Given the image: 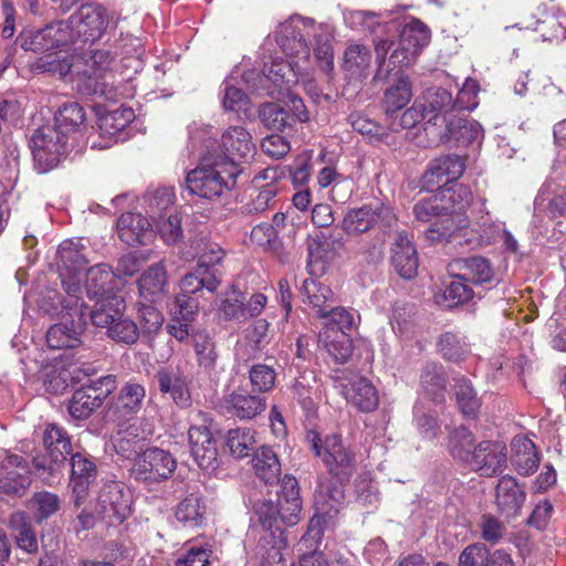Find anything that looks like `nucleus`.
I'll use <instances>...</instances> for the list:
<instances>
[{"label":"nucleus","instance_id":"1","mask_svg":"<svg viewBox=\"0 0 566 566\" xmlns=\"http://www.w3.org/2000/svg\"><path fill=\"white\" fill-rule=\"evenodd\" d=\"M241 171L240 166L229 158L216 157L214 153L208 151L199 165L188 171L186 188L199 198L216 200L235 188Z\"/></svg>","mask_w":566,"mask_h":566},{"label":"nucleus","instance_id":"2","mask_svg":"<svg viewBox=\"0 0 566 566\" xmlns=\"http://www.w3.org/2000/svg\"><path fill=\"white\" fill-rule=\"evenodd\" d=\"M430 39L431 31L428 25L412 18L402 25L398 43L389 39L376 42L375 51L379 72L386 69V72L390 73L395 69L410 66L429 44Z\"/></svg>","mask_w":566,"mask_h":566},{"label":"nucleus","instance_id":"3","mask_svg":"<svg viewBox=\"0 0 566 566\" xmlns=\"http://www.w3.org/2000/svg\"><path fill=\"white\" fill-rule=\"evenodd\" d=\"M113 62L114 56L108 50H94L84 56H74L78 92L114 99L117 94L113 81H109L113 78Z\"/></svg>","mask_w":566,"mask_h":566},{"label":"nucleus","instance_id":"4","mask_svg":"<svg viewBox=\"0 0 566 566\" xmlns=\"http://www.w3.org/2000/svg\"><path fill=\"white\" fill-rule=\"evenodd\" d=\"M45 452L33 458L35 473L46 484L57 483L71 454V439L66 431L56 424H49L43 433Z\"/></svg>","mask_w":566,"mask_h":566},{"label":"nucleus","instance_id":"5","mask_svg":"<svg viewBox=\"0 0 566 566\" xmlns=\"http://www.w3.org/2000/svg\"><path fill=\"white\" fill-rule=\"evenodd\" d=\"M70 137L53 125H45L32 134L30 146L35 168L39 172H48L55 168L62 157L71 149Z\"/></svg>","mask_w":566,"mask_h":566},{"label":"nucleus","instance_id":"6","mask_svg":"<svg viewBox=\"0 0 566 566\" xmlns=\"http://www.w3.org/2000/svg\"><path fill=\"white\" fill-rule=\"evenodd\" d=\"M78 302L75 298L63 302L67 313L63 315L60 323L54 324L46 332V342L51 348H74L81 344V335L86 324V314L83 312V304H78Z\"/></svg>","mask_w":566,"mask_h":566},{"label":"nucleus","instance_id":"7","mask_svg":"<svg viewBox=\"0 0 566 566\" xmlns=\"http://www.w3.org/2000/svg\"><path fill=\"white\" fill-rule=\"evenodd\" d=\"M444 209L439 190L420 199L413 206L416 220L431 223L426 231V237L431 242L448 240L457 233V226L451 217H447Z\"/></svg>","mask_w":566,"mask_h":566},{"label":"nucleus","instance_id":"8","mask_svg":"<svg viewBox=\"0 0 566 566\" xmlns=\"http://www.w3.org/2000/svg\"><path fill=\"white\" fill-rule=\"evenodd\" d=\"M116 388L114 375L102 376L95 380H88L76 389L69 402V412L73 419H87L98 409L105 399Z\"/></svg>","mask_w":566,"mask_h":566},{"label":"nucleus","instance_id":"9","mask_svg":"<svg viewBox=\"0 0 566 566\" xmlns=\"http://www.w3.org/2000/svg\"><path fill=\"white\" fill-rule=\"evenodd\" d=\"M176 468L177 461L169 451L154 447L134 459L130 471L137 481L153 484L168 480Z\"/></svg>","mask_w":566,"mask_h":566},{"label":"nucleus","instance_id":"10","mask_svg":"<svg viewBox=\"0 0 566 566\" xmlns=\"http://www.w3.org/2000/svg\"><path fill=\"white\" fill-rule=\"evenodd\" d=\"M73 33V41L94 43L102 39L109 24V14L102 4H82L66 20Z\"/></svg>","mask_w":566,"mask_h":566},{"label":"nucleus","instance_id":"11","mask_svg":"<svg viewBox=\"0 0 566 566\" xmlns=\"http://www.w3.org/2000/svg\"><path fill=\"white\" fill-rule=\"evenodd\" d=\"M311 444L315 454L322 458L332 474L338 476L339 480L348 479L355 467V455L343 444L339 436H327L322 442L313 432Z\"/></svg>","mask_w":566,"mask_h":566},{"label":"nucleus","instance_id":"12","mask_svg":"<svg viewBox=\"0 0 566 566\" xmlns=\"http://www.w3.org/2000/svg\"><path fill=\"white\" fill-rule=\"evenodd\" d=\"M57 255L62 286L70 298L80 301L83 292L82 272L87 264L85 255L77 244L69 241L60 245Z\"/></svg>","mask_w":566,"mask_h":566},{"label":"nucleus","instance_id":"13","mask_svg":"<svg viewBox=\"0 0 566 566\" xmlns=\"http://www.w3.org/2000/svg\"><path fill=\"white\" fill-rule=\"evenodd\" d=\"M266 303L268 298L262 293H253L247 300L243 292L232 287L220 298L218 312L224 321L242 323L248 318L259 316Z\"/></svg>","mask_w":566,"mask_h":566},{"label":"nucleus","instance_id":"14","mask_svg":"<svg viewBox=\"0 0 566 566\" xmlns=\"http://www.w3.org/2000/svg\"><path fill=\"white\" fill-rule=\"evenodd\" d=\"M396 217L389 207L384 205H366L350 209L344 220L343 229L348 234H360L379 226L381 229L394 227Z\"/></svg>","mask_w":566,"mask_h":566},{"label":"nucleus","instance_id":"15","mask_svg":"<svg viewBox=\"0 0 566 566\" xmlns=\"http://www.w3.org/2000/svg\"><path fill=\"white\" fill-rule=\"evenodd\" d=\"M130 495L117 482L105 483L97 495L95 510L108 524H120L130 514Z\"/></svg>","mask_w":566,"mask_h":566},{"label":"nucleus","instance_id":"16","mask_svg":"<svg viewBox=\"0 0 566 566\" xmlns=\"http://www.w3.org/2000/svg\"><path fill=\"white\" fill-rule=\"evenodd\" d=\"M506 462L507 449L505 443L484 440L474 447L468 463L481 476H493L504 471Z\"/></svg>","mask_w":566,"mask_h":566},{"label":"nucleus","instance_id":"17","mask_svg":"<svg viewBox=\"0 0 566 566\" xmlns=\"http://www.w3.org/2000/svg\"><path fill=\"white\" fill-rule=\"evenodd\" d=\"M73 41V33L66 21H54L45 27L31 31L23 42L25 50L46 52L65 46Z\"/></svg>","mask_w":566,"mask_h":566},{"label":"nucleus","instance_id":"18","mask_svg":"<svg viewBox=\"0 0 566 566\" xmlns=\"http://www.w3.org/2000/svg\"><path fill=\"white\" fill-rule=\"evenodd\" d=\"M154 379L163 396L168 395L181 408L190 406V390L186 375L180 366L167 365L159 367L154 375Z\"/></svg>","mask_w":566,"mask_h":566},{"label":"nucleus","instance_id":"19","mask_svg":"<svg viewBox=\"0 0 566 566\" xmlns=\"http://www.w3.org/2000/svg\"><path fill=\"white\" fill-rule=\"evenodd\" d=\"M28 462L19 455L7 454L0 462V491L22 495L31 484Z\"/></svg>","mask_w":566,"mask_h":566},{"label":"nucleus","instance_id":"20","mask_svg":"<svg viewBox=\"0 0 566 566\" xmlns=\"http://www.w3.org/2000/svg\"><path fill=\"white\" fill-rule=\"evenodd\" d=\"M70 465V485L74 504L78 507L84 503L91 485L96 481L97 468L90 455L80 452L71 455Z\"/></svg>","mask_w":566,"mask_h":566},{"label":"nucleus","instance_id":"21","mask_svg":"<svg viewBox=\"0 0 566 566\" xmlns=\"http://www.w3.org/2000/svg\"><path fill=\"white\" fill-rule=\"evenodd\" d=\"M191 454L205 470H213L218 463L217 441L207 426L191 424L188 430Z\"/></svg>","mask_w":566,"mask_h":566},{"label":"nucleus","instance_id":"22","mask_svg":"<svg viewBox=\"0 0 566 566\" xmlns=\"http://www.w3.org/2000/svg\"><path fill=\"white\" fill-rule=\"evenodd\" d=\"M221 145L224 154H216V157L229 158L233 164L249 161L256 154V145L252 142L251 134L242 126H231L221 136Z\"/></svg>","mask_w":566,"mask_h":566},{"label":"nucleus","instance_id":"23","mask_svg":"<svg viewBox=\"0 0 566 566\" xmlns=\"http://www.w3.org/2000/svg\"><path fill=\"white\" fill-rule=\"evenodd\" d=\"M442 206H444V212L447 217H451L454 226H457V232L465 229L469 226L468 217L465 211L471 206L473 196L468 186L462 184H455L451 187H443L439 189Z\"/></svg>","mask_w":566,"mask_h":566},{"label":"nucleus","instance_id":"24","mask_svg":"<svg viewBox=\"0 0 566 566\" xmlns=\"http://www.w3.org/2000/svg\"><path fill=\"white\" fill-rule=\"evenodd\" d=\"M464 159L459 155H446L432 160L423 175L427 188H438L457 180L464 171Z\"/></svg>","mask_w":566,"mask_h":566},{"label":"nucleus","instance_id":"25","mask_svg":"<svg viewBox=\"0 0 566 566\" xmlns=\"http://www.w3.org/2000/svg\"><path fill=\"white\" fill-rule=\"evenodd\" d=\"M525 500L526 492L516 479L504 475L499 480L495 488V503L502 515L507 518L518 516Z\"/></svg>","mask_w":566,"mask_h":566},{"label":"nucleus","instance_id":"26","mask_svg":"<svg viewBox=\"0 0 566 566\" xmlns=\"http://www.w3.org/2000/svg\"><path fill=\"white\" fill-rule=\"evenodd\" d=\"M449 272L453 277L461 279L474 285L491 282L495 274L489 260L482 256L454 260L449 264Z\"/></svg>","mask_w":566,"mask_h":566},{"label":"nucleus","instance_id":"27","mask_svg":"<svg viewBox=\"0 0 566 566\" xmlns=\"http://www.w3.org/2000/svg\"><path fill=\"white\" fill-rule=\"evenodd\" d=\"M391 264L395 271L405 280L413 279L418 273L419 259L417 250L403 232L396 234L391 245Z\"/></svg>","mask_w":566,"mask_h":566},{"label":"nucleus","instance_id":"28","mask_svg":"<svg viewBox=\"0 0 566 566\" xmlns=\"http://www.w3.org/2000/svg\"><path fill=\"white\" fill-rule=\"evenodd\" d=\"M345 399L361 412H371L379 405L378 391L370 380L355 376L347 384L342 385Z\"/></svg>","mask_w":566,"mask_h":566},{"label":"nucleus","instance_id":"29","mask_svg":"<svg viewBox=\"0 0 566 566\" xmlns=\"http://www.w3.org/2000/svg\"><path fill=\"white\" fill-rule=\"evenodd\" d=\"M118 287L117 276L108 264H96L86 272L85 291L90 300L97 301L116 295Z\"/></svg>","mask_w":566,"mask_h":566},{"label":"nucleus","instance_id":"30","mask_svg":"<svg viewBox=\"0 0 566 566\" xmlns=\"http://www.w3.org/2000/svg\"><path fill=\"white\" fill-rule=\"evenodd\" d=\"M139 296L147 302L157 303L168 293L167 272L161 262L150 265L137 280Z\"/></svg>","mask_w":566,"mask_h":566},{"label":"nucleus","instance_id":"31","mask_svg":"<svg viewBox=\"0 0 566 566\" xmlns=\"http://www.w3.org/2000/svg\"><path fill=\"white\" fill-rule=\"evenodd\" d=\"M277 505L282 510V523L294 526L300 521L302 499L298 482L294 476L285 475L280 485Z\"/></svg>","mask_w":566,"mask_h":566},{"label":"nucleus","instance_id":"32","mask_svg":"<svg viewBox=\"0 0 566 566\" xmlns=\"http://www.w3.org/2000/svg\"><path fill=\"white\" fill-rule=\"evenodd\" d=\"M151 221L140 213H123L117 221L119 239L128 245H143L151 237Z\"/></svg>","mask_w":566,"mask_h":566},{"label":"nucleus","instance_id":"33","mask_svg":"<svg viewBox=\"0 0 566 566\" xmlns=\"http://www.w3.org/2000/svg\"><path fill=\"white\" fill-rule=\"evenodd\" d=\"M145 398V386L130 379L120 387L113 405L114 412L123 418L133 417L142 410Z\"/></svg>","mask_w":566,"mask_h":566},{"label":"nucleus","instance_id":"34","mask_svg":"<svg viewBox=\"0 0 566 566\" xmlns=\"http://www.w3.org/2000/svg\"><path fill=\"white\" fill-rule=\"evenodd\" d=\"M286 547L283 530L261 534L256 545L260 566H291L283 558L282 549Z\"/></svg>","mask_w":566,"mask_h":566},{"label":"nucleus","instance_id":"35","mask_svg":"<svg viewBox=\"0 0 566 566\" xmlns=\"http://www.w3.org/2000/svg\"><path fill=\"white\" fill-rule=\"evenodd\" d=\"M229 411L240 419H252L260 415L266 407L265 398L260 395H251L247 390L232 391L224 398Z\"/></svg>","mask_w":566,"mask_h":566},{"label":"nucleus","instance_id":"36","mask_svg":"<svg viewBox=\"0 0 566 566\" xmlns=\"http://www.w3.org/2000/svg\"><path fill=\"white\" fill-rule=\"evenodd\" d=\"M412 97V85L408 75L398 76L388 85L384 92L382 107L389 117L402 109Z\"/></svg>","mask_w":566,"mask_h":566},{"label":"nucleus","instance_id":"37","mask_svg":"<svg viewBox=\"0 0 566 566\" xmlns=\"http://www.w3.org/2000/svg\"><path fill=\"white\" fill-rule=\"evenodd\" d=\"M371 64L370 50L359 43H350L344 51L342 66L347 76L353 80H363L368 76Z\"/></svg>","mask_w":566,"mask_h":566},{"label":"nucleus","instance_id":"38","mask_svg":"<svg viewBox=\"0 0 566 566\" xmlns=\"http://www.w3.org/2000/svg\"><path fill=\"white\" fill-rule=\"evenodd\" d=\"M427 123L436 124V119L442 114L454 111V104L451 93L442 87L428 88L421 97L417 98Z\"/></svg>","mask_w":566,"mask_h":566},{"label":"nucleus","instance_id":"39","mask_svg":"<svg viewBox=\"0 0 566 566\" xmlns=\"http://www.w3.org/2000/svg\"><path fill=\"white\" fill-rule=\"evenodd\" d=\"M125 301L118 295H111L106 298L95 301L90 312L92 323L96 327L108 328L123 315Z\"/></svg>","mask_w":566,"mask_h":566},{"label":"nucleus","instance_id":"40","mask_svg":"<svg viewBox=\"0 0 566 566\" xmlns=\"http://www.w3.org/2000/svg\"><path fill=\"white\" fill-rule=\"evenodd\" d=\"M301 293L305 297L303 302L316 310L319 317H325L328 307L335 303L331 287L316 279H306L301 286Z\"/></svg>","mask_w":566,"mask_h":566},{"label":"nucleus","instance_id":"41","mask_svg":"<svg viewBox=\"0 0 566 566\" xmlns=\"http://www.w3.org/2000/svg\"><path fill=\"white\" fill-rule=\"evenodd\" d=\"M446 136L458 146H468L482 138V128L473 119L453 117L447 120Z\"/></svg>","mask_w":566,"mask_h":566},{"label":"nucleus","instance_id":"42","mask_svg":"<svg viewBox=\"0 0 566 566\" xmlns=\"http://www.w3.org/2000/svg\"><path fill=\"white\" fill-rule=\"evenodd\" d=\"M85 120L84 108L76 102H70L59 108L53 126L65 133L73 142L81 127L85 125Z\"/></svg>","mask_w":566,"mask_h":566},{"label":"nucleus","instance_id":"43","mask_svg":"<svg viewBox=\"0 0 566 566\" xmlns=\"http://www.w3.org/2000/svg\"><path fill=\"white\" fill-rule=\"evenodd\" d=\"M343 500L344 492L339 486L331 482L319 484L314 495L315 514H319L325 520L333 518L339 512Z\"/></svg>","mask_w":566,"mask_h":566},{"label":"nucleus","instance_id":"44","mask_svg":"<svg viewBox=\"0 0 566 566\" xmlns=\"http://www.w3.org/2000/svg\"><path fill=\"white\" fill-rule=\"evenodd\" d=\"M175 192L171 187H158L148 190L144 196V206L147 218L157 223L160 221L168 209L172 206Z\"/></svg>","mask_w":566,"mask_h":566},{"label":"nucleus","instance_id":"45","mask_svg":"<svg viewBox=\"0 0 566 566\" xmlns=\"http://www.w3.org/2000/svg\"><path fill=\"white\" fill-rule=\"evenodd\" d=\"M206 506L197 493L184 497L175 509V517L186 527H198L203 523Z\"/></svg>","mask_w":566,"mask_h":566},{"label":"nucleus","instance_id":"46","mask_svg":"<svg viewBox=\"0 0 566 566\" xmlns=\"http://www.w3.org/2000/svg\"><path fill=\"white\" fill-rule=\"evenodd\" d=\"M254 472L265 483H274L281 474L277 454L270 447H262L252 459Z\"/></svg>","mask_w":566,"mask_h":566},{"label":"nucleus","instance_id":"47","mask_svg":"<svg viewBox=\"0 0 566 566\" xmlns=\"http://www.w3.org/2000/svg\"><path fill=\"white\" fill-rule=\"evenodd\" d=\"M318 344H323L328 356L338 364L346 363L353 354V342L346 333L327 331L319 335Z\"/></svg>","mask_w":566,"mask_h":566},{"label":"nucleus","instance_id":"48","mask_svg":"<svg viewBox=\"0 0 566 566\" xmlns=\"http://www.w3.org/2000/svg\"><path fill=\"white\" fill-rule=\"evenodd\" d=\"M219 286L213 270L205 268V265H197L193 272L186 274L180 281V294H195L196 292L206 289L209 292H214Z\"/></svg>","mask_w":566,"mask_h":566},{"label":"nucleus","instance_id":"49","mask_svg":"<svg viewBox=\"0 0 566 566\" xmlns=\"http://www.w3.org/2000/svg\"><path fill=\"white\" fill-rule=\"evenodd\" d=\"M9 524L17 545L27 553H35L38 551L36 533L25 514L21 512L11 514Z\"/></svg>","mask_w":566,"mask_h":566},{"label":"nucleus","instance_id":"50","mask_svg":"<svg viewBox=\"0 0 566 566\" xmlns=\"http://www.w3.org/2000/svg\"><path fill=\"white\" fill-rule=\"evenodd\" d=\"M474 447V436L468 428L460 426L450 432L448 449L454 459L468 463Z\"/></svg>","mask_w":566,"mask_h":566},{"label":"nucleus","instance_id":"51","mask_svg":"<svg viewBox=\"0 0 566 566\" xmlns=\"http://www.w3.org/2000/svg\"><path fill=\"white\" fill-rule=\"evenodd\" d=\"M512 463L521 475L533 474L539 464L535 444L531 440L524 439L516 446L512 455Z\"/></svg>","mask_w":566,"mask_h":566},{"label":"nucleus","instance_id":"52","mask_svg":"<svg viewBox=\"0 0 566 566\" xmlns=\"http://www.w3.org/2000/svg\"><path fill=\"white\" fill-rule=\"evenodd\" d=\"M75 67L74 56H60L57 54L41 56L33 64L34 71L57 74L60 77L75 75Z\"/></svg>","mask_w":566,"mask_h":566},{"label":"nucleus","instance_id":"53","mask_svg":"<svg viewBox=\"0 0 566 566\" xmlns=\"http://www.w3.org/2000/svg\"><path fill=\"white\" fill-rule=\"evenodd\" d=\"M193 349L197 363L206 373L214 370L218 359L216 344L213 338L207 333H197L193 335Z\"/></svg>","mask_w":566,"mask_h":566},{"label":"nucleus","instance_id":"54","mask_svg":"<svg viewBox=\"0 0 566 566\" xmlns=\"http://www.w3.org/2000/svg\"><path fill=\"white\" fill-rule=\"evenodd\" d=\"M212 554L211 544L207 542H189L186 544L185 553L175 560V566H208Z\"/></svg>","mask_w":566,"mask_h":566},{"label":"nucleus","instance_id":"55","mask_svg":"<svg viewBox=\"0 0 566 566\" xmlns=\"http://www.w3.org/2000/svg\"><path fill=\"white\" fill-rule=\"evenodd\" d=\"M227 446L232 455L245 458L256 447L254 431L245 428H237L228 431Z\"/></svg>","mask_w":566,"mask_h":566},{"label":"nucleus","instance_id":"56","mask_svg":"<svg viewBox=\"0 0 566 566\" xmlns=\"http://www.w3.org/2000/svg\"><path fill=\"white\" fill-rule=\"evenodd\" d=\"M438 346L442 357L453 363L464 360L469 354V346L464 339L451 332L441 335Z\"/></svg>","mask_w":566,"mask_h":566},{"label":"nucleus","instance_id":"57","mask_svg":"<svg viewBox=\"0 0 566 566\" xmlns=\"http://www.w3.org/2000/svg\"><path fill=\"white\" fill-rule=\"evenodd\" d=\"M259 117L269 129L284 130L292 126L289 111L276 103L263 104L259 109Z\"/></svg>","mask_w":566,"mask_h":566},{"label":"nucleus","instance_id":"58","mask_svg":"<svg viewBox=\"0 0 566 566\" xmlns=\"http://www.w3.org/2000/svg\"><path fill=\"white\" fill-rule=\"evenodd\" d=\"M262 74L275 86L282 88L283 85H290L296 82V74L287 61L272 60L265 62L262 67Z\"/></svg>","mask_w":566,"mask_h":566},{"label":"nucleus","instance_id":"59","mask_svg":"<svg viewBox=\"0 0 566 566\" xmlns=\"http://www.w3.org/2000/svg\"><path fill=\"white\" fill-rule=\"evenodd\" d=\"M260 191L248 202L241 206V212L245 216L261 214L275 205L277 187L273 185L260 186Z\"/></svg>","mask_w":566,"mask_h":566},{"label":"nucleus","instance_id":"60","mask_svg":"<svg viewBox=\"0 0 566 566\" xmlns=\"http://www.w3.org/2000/svg\"><path fill=\"white\" fill-rule=\"evenodd\" d=\"M326 520L319 514H314L308 523L307 531L302 536L296 545V549L300 554H310L311 552H317L323 537V524Z\"/></svg>","mask_w":566,"mask_h":566},{"label":"nucleus","instance_id":"61","mask_svg":"<svg viewBox=\"0 0 566 566\" xmlns=\"http://www.w3.org/2000/svg\"><path fill=\"white\" fill-rule=\"evenodd\" d=\"M457 402L467 417H474L480 409V399L468 379H459L455 385Z\"/></svg>","mask_w":566,"mask_h":566},{"label":"nucleus","instance_id":"62","mask_svg":"<svg viewBox=\"0 0 566 566\" xmlns=\"http://www.w3.org/2000/svg\"><path fill=\"white\" fill-rule=\"evenodd\" d=\"M134 118L135 114L132 108L120 106L101 116V128L108 134H116L125 129Z\"/></svg>","mask_w":566,"mask_h":566},{"label":"nucleus","instance_id":"63","mask_svg":"<svg viewBox=\"0 0 566 566\" xmlns=\"http://www.w3.org/2000/svg\"><path fill=\"white\" fill-rule=\"evenodd\" d=\"M420 384L434 398L440 397L446 386L442 366L433 361L426 363L420 376Z\"/></svg>","mask_w":566,"mask_h":566},{"label":"nucleus","instance_id":"64","mask_svg":"<svg viewBox=\"0 0 566 566\" xmlns=\"http://www.w3.org/2000/svg\"><path fill=\"white\" fill-rule=\"evenodd\" d=\"M273 333L265 319H256L245 329V340L253 352H262L271 343Z\"/></svg>","mask_w":566,"mask_h":566}]
</instances>
